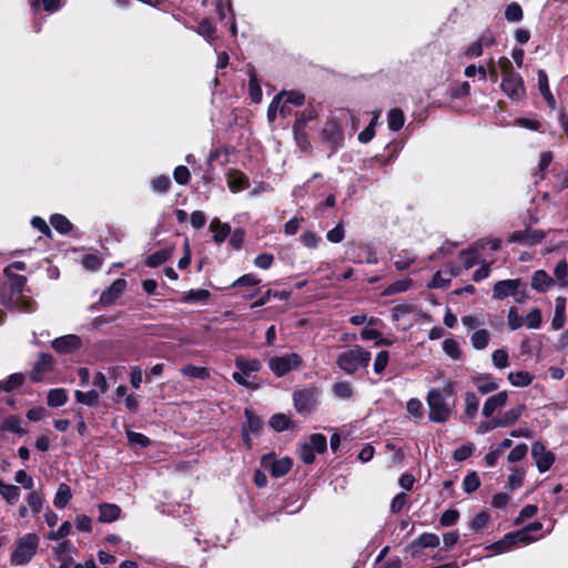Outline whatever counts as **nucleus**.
<instances>
[{"instance_id": "1", "label": "nucleus", "mask_w": 568, "mask_h": 568, "mask_svg": "<svg viewBox=\"0 0 568 568\" xmlns=\"http://www.w3.org/2000/svg\"><path fill=\"white\" fill-rule=\"evenodd\" d=\"M371 361V353L359 345L342 352L336 359L337 366L346 374H353L361 367H366Z\"/></svg>"}, {"instance_id": "38", "label": "nucleus", "mask_w": 568, "mask_h": 568, "mask_svg": "<svg viewBox=\"0 0 568 568\" xmlns=\"http://www.w3.org/2000/svg\"><path fill=\"white\" fill-rule=\"evenodd\" d=\"M1 429L4 432H11L14 434H23V429L21 427V419L14 415L7 417L2 422Z\"/></svg>"}, {"instance_id": "47", "label": "nucleus", "mask_w": 568, "mask_h": 568, "mask_svg": "<svg viewBox=\"0 0 568 568\" xmlns=\"http://www.w3.org/2000/svg\"><path fill=\"white\" fill-rule=\"evenodd\" d=\"M454 276V274L452 272H448V271H445V272H442V271H438L430 284L428 285L429 287H445L452 280V277Z\"/></svg>"}, {"instance_id": "32", "label": "nucleus", "mask_w": 568, "mask_h": 568, "mask_svg": "<svg viewBox=\"0 0 568 568\" xmlns=\"http://www.w3.org/2000/svg\"><path fill=\"white\" fill-rule=\"evenodd\" d=\"M68 400V395L63 388L51 389L48 394V405L51 407H60Z\"/></svg>"}, {"instance_id": "10", "label": "nucleus", "mask_w": 568, "mask_h": 568, "mask_svg": "<svg viewBox=\"0 0 568 568\" xmlns=\"http://www.w3.org/2000/svg\"><path fill=\"white\" fill-rule=\"evenodd\" d=\"M531 455L540 473L547 471L555 462V455L540 442L532 444Z\"/></svg>"}, {"instance_id": "51", "label": "nucleus", "mask_w": 568, "mask_h": 568, "mask_svg": "<svg viewBox=\"0 0 568 568\" xmlns=\"http://www.w3.org/2000/svg\"><path fill=\"white\" fill-rule=\"evenodd\" d=\"M307 443L318 454L324 453L327 447L326 438L322 434H312Z\"/></svg>"}, {"instance_id": "54", "label": "nucleus", "mask_w": 568, "mask_h": 568, "mask_svg": "<svg viewBox=\"0 0 568 568\" xmlns=\"http://www.w3.org/2000/svg\"><path fill=\"white\" fill-rule=\"evenodd\" d=\"M23 382H24L23 374H20V373L12 374L8 377L7 381L2 382L3 390L10 392V390L21 386L23 384Z\"/></svg>"}, {"instance_id": "19", "label": "nucleus", "mask_w": 568, "mask_h": 568, "mask_svg": "<svg viewBox=\"0 0 568 568\" xmlns=\"http://www.w3.org/2000/svg\"><path fill=\"white\" fill-rule=\"evenodd\" d=\"M323 139L326 140L332 150H336L343 141V134L341 128L336 123H328L322 132Z\"/></svg>"}, {"instance_id": "2", "label": "nucleus", "mask_w": 568, "mask_h": 568, "mask_svg": "<svg viewBox=\"0 0 568 568\" xmlns=\"http://www.w3.org/2000/svg\"><path fill=\"white\" fill-rule=\"evenodd\" d=\"M39 547V537L36 534H26L18 538L11 554L10 562L13 566H23L32 560Z\"/></svg>"}, {"instance_id": "8", "label": "nucleus", "mask_w": 568, "mask_h": 568, "mask_svg": "<svg viewBox=\"0 0 568 568\" xmlns=\"http://www.w3.org/2000/svg\"><path fill=\"white\" fill-rule=\"evenodd\" d=\"M262 466L271 473V475L275 478H280L284 475H286L292 466L293 462L288 457H283L280 459H276L272 455L264 456L261 460Z\"/></svg>"}, {"instance_id": "44", "label": "nucleus", "mask_w": 568, "mask_h": 568, "mask_svg": "<svg viewBox=\"0 0 568 568\" xmlns=\"http://www.w3.org/2000/svg\"><path fill=\"white\" fill-rule=\"evenodd\" d=\"M50 222L58 232L63 234L68 233L72 226L70 221L65 216L60 214L52 215Z\"/></svg>"}, {"instance_id": "49", "label": "nucleus", "mask_w": 568, "mask_h": 568, "mask_svg": "<svg viewBox=\"0 0 568 568\" xmlns=\"http://www.w3.org/2000/svg\"><path fill=\"white\" fill-rule=\"evenodd\" d=\"M555 276L562 286H568V264L565 260L560 261L555 267Z\"/></svg>"}, {"instance_id": "62", "label": "nucleus", "mask_w": 568, "mask_h": 568, "mask_svg": "<svg viewBox=\"0 0 568 568\" xmlns=\"http://www.w3.org/2000/svg\"><path fill=\"white\" fill-rule=\"evenodd\" d=\"M508 327L511 331L518 329L524 325V321L518 314L516 307H510L508 311Z\"/></svg>"}, {"instance_id": "4", "label": "nucleus", "mask_w": 568, "mask_h": 568, "mask_svg": "<svg viewBox=\"0 0 568 568\" xmlns=\"http://www.w3.org/2000/svg\"><path fill=\"white\" fill-rule=\"evenodd\" d=\"M521 287L523 283L519 278L498 281L493 288V298L501 301L513 296L517 303H523L526 296Z\"/></svg>"}, {"instance_id": "64", "label": "nucleus", "mask_w": 568, "mask_h": 568, "mask_svg": "<svg viewBox=\"0 0 568 568\" xmlns=\"http://www.w3.org/2000/svg\"><path fill=\"white\" fill-rule=\"evenodd\" d=\"M126 437H128V440L131 445H138V446H141V447H145L150 444V439L144 436L143 434H140V433H135V432H132V430H128L126 432Z\"/></svg>"}, {"instance_id": "18", "label": "nucleus", "mask_w": 568, "mask_h": 568, "mask_svg": "<svg viewBox=\"0 0 568 568\" xmlns=\"http://www.w3.org/2000/svg\"><path fill=\"white\" fill-rule=\"evenodd\" d=\"M226 180L227 186L233 193H237L248 187V179L237 170L229 171Z\"/></svg>"}, {"instance_id": "43", "label": "nucleus", "mask_w": 568, "mask_h": 568, "mask_svg": "<svg viewBox=\"0 0 568 568\" xmlns=\"http://www.w3.org/2000/svg\"><path fill=\"white\" fill-rule=\"evenodd\" d=\"M303 121L304 120H302V119H297L294 124L293 131H294L295 140H296L297 144L300 145V148L303 150H306L308 148V142H307V138L304 133V128H303V123H302Z\"/></svg>"}, {"instance_id": "42", "label": "nucleus", "mask_w": 568, "mask_h": 568, "mask_svg": "<svg viewBox=\"0 0 568 568\" xmlns=\"http://www.w3.org/2000/svg\"><path fill=\"white\" fill-rule=\"evenodd\" d=\"M406 410L409 417L419 420L423 417V404L417 398H412L407 402Z\"/></svg>"}, {"instance_id": "31", "label": "nucleus", "mask_w": 568, "mask_h": 568, "mask_svg": "<svg viewBox=\"0 0 568 568\" xmlns=\"http://www.w3.org/2000/svg\"><path fill=\"white\" fill-rule=\"evenodd\" d=\"M181 373L184 376L197 379H206L210 376L209 369L206 367L194 366L192 364L182 367Z\"/></svg>"}, {"instance_id": "34", "label": "nucleus", "mask_w": 568, "mask_h": 568, "mask_svg": "<svg viewBox=\"0 0 568 568\" xmlns=\"http://www.w3.org/2000/svg\"><path fill=\"white\" fill-rule=\"evenodd\" d=\"M248 94L253 102L260 103L262 101V89L254 72L250 73Z\"/></svg>"}, {"instance_id": "14", "label": "nucleus", "mask_w": 568, "mask_h": 568, "mask_svg": "<svg viewBox=\"0 0 568 568\" xmlns=\"http://www.w3.org/2000/svg\"><path fill=\"white\" fill-rule=\"evenodd\" d=\"M541 528H542V524L539 521H535L520 530L510 532L514 544H515V547L519 544L520 545H529V544L536 541L538 538L532 537L531 532L539 531V530H541Z\"/></svg>"}, {"instance_id": "29", "label": "nucleus", "mask_w": 568, "mask_h": 568, "mask_svg": "<svg viewBox=\"0 0 568 568\" xmlns=\"http://www.w3.org/2000/svg\"><path fill=\"white\" fill-rule=\"evenodd\" d=\"M490 341V334L487 329H477L470 336V342L474 348L481 351L486 348Z\"/></svg>"}, {"instance_id": "59", "label": "nucleus", "mask_w": 568, "mask_h": 568, "mask_svg": "<svg viewBox=\"0 0 568 568\" xmlns=\"http://www.w3.org/2000/svg\"><path fill=\"white\" fill-rule=\"evenodd\" d=\"M444 352L453 359H457L460 356V348L456 341L445 339L443 344Z\"/></svg>"}, {"instance_id": "33", "label": "nucleus", "mask_w": 568, "mask_h": 568, "mask_svg": "<svg viewBox=\"0 0 568 568\" xmlns=\"http://www.w3.org/2000/svg\"><path fill=\"white\" fill-rule=\"evenodd\" d=\"M0 495L10 504L16 503L20 497V490L17 486L0 481Z\"/></svg>"}, {"instance_id": "9", "label": "nucleus", "mask_w": 568, "mask_h": 568, "mask_svg": "<svg viewBox=\"0 0 568 568\" xmlns=\"http://www.w3.org/2000/svg\"><path fill=\"white\" fill-rule=\"evenodd\" d=\"M500 88L503 92L513 101H519L526 94L524 81L520 74L503 78Z\"/></svg>"}, {"instance_id": "39", "label": "nucleus", "mask_w": 568, "mask_h": 568, "mask_svg": "<svg viewBox=\"0 0 568 568\" xmlns=\"http://www.w3.org/2000/svg\"><path fill=\"white\" fill-rule=\"evenodd\" d=\"M75 399L81 403V404H84L87 406H94L98 404V400H99V393L94 389L90 390V392H81V390H77L75 392Z\"/></svg>"}, {"instance_id": "3", "label": "nucleus", "mask_w": 568, "mask_h": 568, "mask_svg": "<svg viewBox=\"0 0 568 568\" xmlns=\"http://www.w3.org/2000/svg\"><path fill=\"white\" fill-rule=\"evenodd\" d=\"M429 419L435 423H445L450 417V407L438 388H432L427 394Z\"/></svg>"}, {"instance_id": "25", "label": "nucleus", "mask_w": 568, "mask_h": 568, "mask_svg": "<svg viewBox=\"0 0 568 568\" xmlns=\"http://www.w3.org/2000/svg\"><path fill=\"white\" fill-rule=\"evenodd\" d=\"M542 239V233L540 232H528V231H517L514 232L509 240L513 242H519L526 245H534L538 243Z\"/></svg>"}, {"instance_id": "30", "label": "nucleus", "mask_w": 568, "mask_h": 568, "mask_svg": "<svg viewBox=\"0 0 568 568\" xmlns=\"http://www.w3.org/2000/svg\"><path fill=\"white\" fill-rule=\"evenodd\" d=\"M172 253V247L154 252L146 258V265L150 267H156L166 262L171 257Z\"/></svg>"}, {"instance_id": "13", "label": "nucleus", "mask_w": 568, "mask_h": 568, "mask_svg": "<svg viewBox=\"0 0 568 568\" xmlns=\"http://www.w3.org/2000/svg\"><path fill=\"white\" fill-rule=\"evenodd\" d=\"M126 281L123 278L115 280L100 296V303L104 306L112 305L124 292Z\"/></svg>"}, {"instance_id": "26", "label": "nucleus", "mask_w": 568, "mask_h": 568, "mask_svg": "<svg viewBox=\"0 0 568 568\" xmlns=\"http://www.w3.org/2000/svg\"><path fill=\"white\" fill-rule=\"evenodd\" d=\"M535 376L527 371L510 372L507 376L508 382L515 387H525L531 384Z\"/></svg>"}, {"instance_id": "5", "label": "nucleus", "mask_w": 568, "mask_h": 568, "mask_svg": "<svg viewBox=\"0 0 568 568\" xmlns=\"http://www.w3.org/2000/svg\"><path fill=\"white\" fill-rule=\"evenodd\" d=\"M302 358L296 353L285 354L282 356H273L268 359V367L272 373L282 377L302 365Z\"/></svg>"}, {"instance_id": "48", "label": "nucleus", "mask_w": 568, "mask_h": 568, "mask_svg": "<svg viewBox=\"0 0 568 568\" xmlns=\"http://www.w3.org/2000/svg\"><path fill=\"white\" fill-rule=\"evenodd\" d=\"M505 17L510 22L520 21L523 19L521 7L516 2H511L510 4L507 6L505 10Z\"/></svg>"}, {"instance_id": "17", "label": "nucleus", "mask_w": 568, "mask_h": 568, "mask_svg": "<svg viewBox=\"0 0 568 568\" xmlns=\"http://www.w3.org/2000/svg\"><path fill=\"white\" fill-rule=\"evenodd\" d=\"M525 409H526V406L523 404H519L515 407L509 408L508 410L503 413L500 416L496 417L497 425H499L500 428L514 425L521 417Z\"/></svg>"}, {"instance_id": "21", "label": "nucleus", "mask_w": 568, "mask_h": 568, "mask_svg": "<svg viewBox=\"0 0 568 568\" xmlns=\"http://www.w3.org/2000/svg\"><path fill=\"white\" fill-rule=\"evenodd\" d=\"M554 283V280L544 270L536 271L531 278V287L538 292H546Z\"/></svg>"}, {"instance_id": "52", "label": "nucleus", "mask_w": 568, "mask_h": 568, "mask_svg": "<svg viewBox=\"0 0 568 568\" xmlns=\"http://www.w3.org/2000/svg\"><path fill=\"white\" fill-rule=\"evenodd\" d=\"M210 295L207 290H192L185 295L183 301L186 303L205 302L209 300Z\"/></svg>"}, {"instance_id": "23", "label": "nucleus", "mask_w": 568, "mask_h": 568, "mask_svg": "<svg viewBox=\"0 0 568 568\" xmlns=\"http://www.w3.org/2000/svg\"><path fill=\"white\" fill-rule=\"evenodd\" d=\"M210 230L213 233V240L217 244L224 242L231 233V226L227 223H222L219 219L212 220Z\"/></svg>"}, {"instance_id": "22", "label": "nucleus", "mask_w": 568, "mask_h": 568, "mask_svg": "<svg viewBox=\"0 0 568 568\" xmlns=\"http://www.w3.org/2000/svg\"><path fill=\"white\" fill-rule=\"evenodd\" d=\"M538 77V89L546 100L547 104L550 106V109L556 108V100L550 92L549 85H548V77L544 70H539L537 73Z\"/></svg>"}, {"instance_id": "45", "label": "nucleus", "mask_w": 568, "mask_h": 568, "mask_svg": "<svg viewBox=\"0 0 568 568\" xmlns=\"http://www.w3.org/2000/svg\"><path fill=\"white\" fill-rule=\"evenodd\" d=\"M27 503L32 513L39 514L43 508V498L38 491H31L27 497Z\"/></svg>"}, {"instance_id": "41", "label": "nucleus", "mask_w": 568, "mask_h": 568, "mask_svg": "<svg viewBox=\"0 0 568 568\" xmlns=\"http://www.w3.org/2000/svg\"><path fill=\"white\" fill-rule=\"evenodd\" d=\"M491 361L496 368L503 369L509 366V356L506 349L499 348L491 354Z\"/></svg>"}, {"instance_id": "27", "label": "nucleus", "mask_w": 568, "mask_h": 568, "mask_svg": "<svg viewBox=\"0 0 568 568\" xmlns=\"http://www.w3.org/2000/svg\"><path fill=\"white\" fill-rule=\"evenodd\" d=\"M71 498H72L71 488L67 484L62 483L58 487V490H57L54 499H53V505L57 508L62 509L69 504Z\"/></svg>"}, {"instance_id": "15", "label": "nucleus", "mask_w": 568, "mask_h": 568, "mask_svg": "<svg viewBox=\"0 0 568 568\" xmlns=\"http://www.w3.org/2000/svg\"><path fill=\"white\" fill-rule=\"evenodd\" d=\"M53 364L54 359L50 354H41L30 374V378L33 382L42 381L43 375L52 371Z\"/></svg>"}, {"instance_id": "11", "label": "nucleus", "mask_w": 568, "mask_h": 568, "mask_svg": "<svg viewBox=\"0 0 568 568\" xmlns=\"http://www.w3.org/2000/svg\"><path fill=\"white\" fill-rule=\"evenodd\" d=\"M82 342L78 335L69 334L52 341V347L61 354H70L80 348Z\"/></svg>"}, {"instance_id": "50", "label": "nucleus", "mask_w": 568, "mask_h": 568, "mask_svg": "<svg viewBox=\"0 0 568 568\" xmlns=\"http://www.w3.org/2000/svg\"><path fill=\"white\" fill-rule=\"evenodd\" d=\"M280 93H285L284 94V102L286 104H292V105H295V106H300L304 103L305 101V97L303 93L298 92V91H281Z\"/></svg>"}, {"instance_id": "37", "label": "nucleus", "mask_w": 568, "mask_h": 568, "mask_svg": "<svg viewBox=\"0 0 568 568\" xmlns=\"http://www.w3.org/2000/svg\"><path fill=\"white\" fill-rule=\"evenodd\" d=\"M478 407H479V400H478L477 396L471 392L466 393L465 394V414L469 418H474L475 415L477 414Z\"/></svg>"}, {"instance_id": "57", "label": "nucleus", "mask_w": 568, "mask_h": 568, "mask_svg": "<svg viewBox=\"0 0 568 568\" xmlns=\"http://www.w3.org/2000/svg\"><path fill=\"white\" fill-rule=\"evenodd\" d=\"M477 389L481 394H488L498 389L499 385L491 379H476Z\"/></svg>"}, {"instance_id": "40", "label": "nucleus", "mask_w": 568, "mask_h": 568, "mask_svg": "<svg viewBox=\"0 0 568 568\" xmlns=\"http://www.w3.org/2000/svg\"><path fill=\"white\" fill-rule=\"evenodd\" d=\"M542 323L541 312L538 308H532L526 315L524 324L530 329H537Z\"/></svg>"}, {"instance_id": "46", "label": "nucleus", "mask_w": 568, "mask_h": 568, "mask_svg": "<svg viewBox=\"0 0 568 568\" xmlns=\"http://www.w3.org/2000/svg\"><path fill=\"white\" fill-rule=\"evenodd\" d=\"M417 544L423 548H436L439 546V537L433 532H425L419 536Z\"/></svg>"}, {"instance_id": "36", "label": "nucleus", "mask_w": 568, "mask_h": 568, "mask_svg": "<svg viewBox=\"0 0 568 568\" xmlns=\"http://www.w3.org/2000/svg\"><path fill=\"white\" fill-rule=\"evenodd\" d=\"M405 122L404 114L399 109H392L388 112V126L393 131H398Z\"/></svg>"}, {"instance_id": "6", "label": "nucleus", "mask_w": 568, "mask_h": 568, "mask_svg": "<svg viewBox=\"0 0 568 568\" xmlns=\"http://www.w3.org/2000/svg\"><path fill=\"white\" fill-rule=\"evenodd\" d=\"M11 286L10 304L23 312H31L33 310L32 302L22 295L23 286L27 282L26 276L11 274L8 276Z\"/></svg>"}, {"instance_id": "20", "label": "nucleus", "mask_w": 568, "mask_h": 568, "mask_svg": "<svg viewBox=\"0 0 568 568\" xmlns=\"http://www.w3.org/2000/svg\"><path fill=\"white\" fill-rule=\"evenodd\" d=\"M555 314L551 321V326L554 329H560L566 322V298L562 296H558L555 301Z\"/></svg>"}, {"instance_id": "24", "label": "nucleus", "mask_w": 568, "mask_h": 568, "mask_svg": "<svg viewBox=\"0 0 568 568\" xmlns=\"http://www.w3.org/2000/svg\"><path fill=\"white\" fill-rule=\"evenodd\" d=\"M99 511H100L99 520L102 523L115 521L120 517V514H121V509L118 505L108 504V503L101 504L99 506Z\"/></svg>"}, {"instance_id": "60", "label": "nucleus", "mask_w": 568, "mask_h": 568, "mask_svg": "<svg viewBox=\"0 0 568 568\" xmlns=\"http://www.w3.org/2000/svg\"><path fill=\"white\" fill-rule=\"evenodd\" d=\"M315 453L316 452L311 447L308 443H303L298 449L300 458L305 464H312L314 462Z\"/></svg>"}, {"instance_id": "53", "label": "nucleus", "mask_w": 568, "mask_h": 568, "mask_svg": "<svg viewBox=\"0 0 568 568\" xmlns=\"http://www.w3.org/2000/svg\"><path fill=\"white\" fill-rule=\"evenodd\" d=\"M284 94L285 93H277L270 103L267 108V119L270 122H273L277 115V112H280V104L284 100Z\"/></svg>"}, {"instance_id": "28", "label": "nucleus", "mask_w": 568, "mask_h": 568, "mask_svg": "<svg viewBox=\"0 0 568 568\" xmlns=\"http://www.w3.org/2000/svg\"><path fill=\"white\" fill-rule=\"evenodd\" d=\"M513 548H515V544L510 532L506 534L500 540L486 547V549L491 550L495 554H504Z\"/></svg>"}, {"instance_id": "56", "label": "nucleus", "mask_w": 568, "mask_h": 568, "mask_svg": "<svg viewBox=\"0 0 568 568\" xmlns=\"http://www.w3.org/2000/svg\"><path fill=\"white\" fill-rule=\"evenodd\" d=\"M388 359H389V354L387 351H381L376 357H375V361H374V372L376 374H382L387 364H388Z\"/></svg>"}, {"instance_id": "7", "label": "nucleus", "mask_w": 568, "mask_h": 568, "mask_svg": "<svg viewBox=\"0 0 568 568\" xmlns=\"http://www.w3.org/2000/svg\"><path fill=\"white\" fill-rule=\"evenodd\" d=\"M235 366L239 369L233 373V379L242 386L251 387L248 381L251 373L258 372L262 367L258 359H245L243 357H236Z\"/></svg>"}, {"instance_id": "35", "label": "nucleus", "mask_w": 568, "mask_h": 568, "mask_svg": "<svg viewBox=\"0 0 568 568\" xmlns=\"http://www.w3.org/2000/svg\"><path fill=\"white\" fill-rule=\"evenodd\" d=\"M412 286V280L410 278H402V280H398L394 283H392L390 285H388L385 291H384V295H393V294H396V293H403V292H406Z\"/></svg>"}, {"instance_id": "16", "label": "nucleus", "mask_w": 568, "mask_h": 568, "mask_svg": "<svg viewBox=\"0 0 568 568\" xmlns=\"http://www.w3.org/2000/svg\"><path fill=\"white\" fill-rule=\"evenodd\" d=\"M508 400V393L506 390L499 392L496 395L488 397L483 406V415L490 417L493 414L506 405Z\"/></svg>"}, {"instance_id": "12", "label": "nucleus", "mask_w": 568, "mask_h": 568, "mask_svg": "<svg viewBox=\"0 0 568 568\" xmlns=\"http://www.w3.org/2000/svg\"><path fill=\"white\" fill-rule=\"evenodd\" d=\"M316 393L314 389H302L294 393L295 408L300 413H308L315 405Z\"/></svg>"}, {"instance_id": "55", "label": "nucleus", "mask_w": 568, "mask_h": 568, "mask_svg": "<svg viewBox=\"0 0 568 568\" xmlns=\"http://www.w3.org/2000/svg\"><path fill=\"white\" fill-rule=\"evenodd\" d=\"M151 185L154 192L164 193L169 190L171 180L166 175H160L152 180Z\"/></svg>"}, {"instance_id": "58", "label": "nucleus", "mask_w": 568, "mask_h": 568, "mask_svg": "<svg viewBox=\"0 0 568 568\" xmlns=\"http://www.w3.org/2000/svg\"><path fill=\"white\" fill-rule=\"evenodd\" d=\"M480 485L479 477L476 473L468 474L463 481V487L466 493L475 491Z\"/></svg>"}, {"instance_id": "63", "label": "nucleus", "mask_w": 568, "mask_h": 568, "mask_svg": "<svg viewBox=\"0 0 568 568\" xmlns=\"http://www.w3.org/2000/svg\"><path fill=\"white\" fill-rule=\"evenodd\" d=\"M488 520H489L488 513L481 511L473 518L469 526L473 530L479 531L487 525Z\"/></svg>"}, {"instance_id": "61", "label": "nucleus", "mask_w": 568, "mask_h": 568, "mask_svg": "<svg viewBox=\"0 0 568 568\" xmlns=\"http://www.w3.org/2000/svg\"><path fill=\"white\" fill-rule=\"evenodd\" d=\"M72 529V525L70 521H63L61 526L49 534V539L59 540L70 535Z\"/></svg>"}]
</instances>
